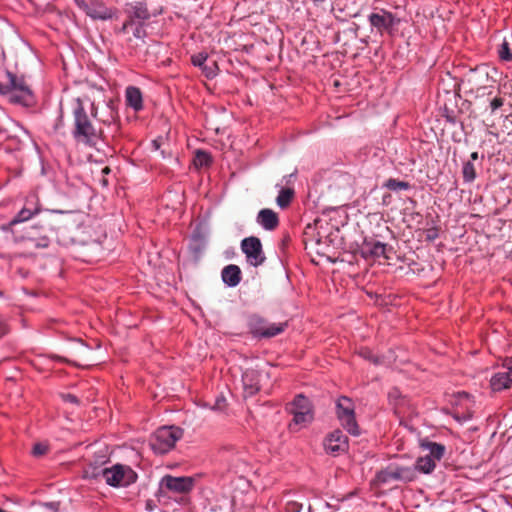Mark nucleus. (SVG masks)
<instances>
[{
  "label": "nucleus",
  "instance_id": "4468645a",
  "mask_svg": "<svg viewBox=\"0 0 512 512\" xmlns=\"http://www.w3.org/2000/svg\"><path fill=\"white\" fill-rule=\"evenodd\" d=\"M327 453L338 455L348 450V437L341 430H334L324 440Z\"/></svg>",
  "mask_w": 512,
  "mask_h": 512
},
{
  "label": "nucleus",
  "instance_id": "7c9ffc66",
  "mask_svg": "<svg viewBox=\"0 0 512 512\" xmlns=\"http://www.w3.org/2000/svg\"><path fill=\"white\" fill-rule=\"evenodd\" d=\"M499 56L504 61H512V53L507 41H504L499 49Z\"/></svg>",
  "mask_w": 512,
  "mask_h": 512
},
{
  "label": "nucleus",
  "instance_id": "ddd939ff",
  "mask_svg": "<svg viewBox=\"0 0 512 512\" xmlns=\"http://www.w3.org/2000/svg\"><path fill=\"white\" fill-rule=\"evenodd\" d=\"M512 385V358H507L503 365L496 372L491 380L490 386L493 391L499 392L510 388Z\"/></svg>",
  "mask_w": 512,
  "mask_h": 512
},
{
  "label": "nucleus",
  "instance_id": "f3484780",
  "mask_svg": "<svg viewBox=\"0 0 512 512\" xmlns=\"http://www.w3.org/2000/svg\"><path fill=\"white\" fill-rule=\"evenodd\" d=\"M261 372L257 369L248 368L242 374V383L245 396H254L261 389Z\"/></svg>",
  "mask_w": 512,
  "mask_h": 512
},
{
  "label": "nucleus",
  "instance_id": "c756f323",
  "mask_svg": "<svg viewBox=\"0 0 512 512\" xmlns=\"http://www.w3.org/2000/svg\"><path fill=\"white\" fill-rule=\"evenodd\" d=\"M49 450V445L45 442H39L34 444L32 454L36 457L45 455Z\"/></svg>",
  "mask_w": 512,
  "mask_h": 512
},
{
  "label": "nucleus",
  "instance_id": "c85d7f7f",
  "mask_svg": "<svg viewBox=\"0 0 512 512\" xmlns=\"http://www.w3.org/2000/svg\"><path fill=\"white\" fill-rule=\"evenodd\" d=\"M201 70L203 71V73L205 74V76L207 78H213L217 74L218 67H217L216 62L212 61L210 64L205 63L201 67Z\"/></svg>",
  "mask_w": 512,
  "mask_h": 512
},
{
  "label": "nucleus",
  "instance_id": "de8ad7c7",
  "mask_svg": "<svg viewBox=\"0 0 512 512\" xmlns=\"http://www.w3.org/2000/svg\"><path fill=\"white\" fill-rule=\"evenodd\" d=\"M363 356H364L365 358H369V356H370V352H369V351L364 352V353H363Z\"/></svg>",
  "mask_w": 512,
  "mask_h": 512
},
{
  "label": "nucleus",
  "instance_id": "5701e85b",
  "mask_svg": "<svg viewBox=\"0 0 512 512\" xmlns=\"http://www.w3.org/2000/svg\"><path fill=\"white\" fill-rule=\"evenodd\" d=\"M294 197V190L292 188H282L276 198L277 205L284 209L288 207Z\"/></svg>",
  "mask_w": 512,
  "mask_h": 512
},
{
  "label": "nucleus",
  "instance_id": "2f4dec72",
  "mask_svg": "<svg viewBox=\"0 0 512 512\" xmlns=\"http://www.w3.org/2000/svg\"><path fill=\"white\" fill-rule=\"evenodd\" d=\"M207 59L208 55L204 52H200L191 57L192 64L199 68H201L207 62Z\"/></svg>",
  "mask_w": 512,
  "mask_h": 512
},
{
  "label": "nucleus",
  "instance_id": "393cba45",
  "mask_svg": "<svg viewBox=\"0 0 512 512\" xmlns=\"http://www.w3.org/2000/svg\"><path fill=\"white\" fill-rule=\"evenodd\" d=\"M212 159L209 153L197 150L194 157V164L196 167H207L211 164Z\"/></svg>",
  "mask_w": 512,
  "mask_h": 512
},
{
  "label": "nucleus",
  "instance_id": "8fccbe9b",
  "mask_svg": "<svg viewBox=\"0 0 512 512\" xmlns=\"http://www.w3.org/2000/svg\"><path fill=\"white\" fill-rule=\"evenodd\" d=\"M153 144L156 146V148H158V142H157V140H154V141H153Z\"/></svg>",
  "mask_w": 512,
  "mask_h": 512
},
{
  "label": "nucleus",
  "instance_id": "dca6fc26",
  "mask_svg": "<svg viewBox=\"0 0 512 512\" xmlns=\"http://www.w3.org/2000/svg\"><path fill=\"white\" fill-rule=\"evenodd\" d=\"M40 204L35 196L26 199L24 207L11 219L8 226L13 227L16 224L30 220L34 215L40 212Z\"/></svg>",
  "mask_w": 512,
  "mask_h": 512
},
{
  "label": "nucleus",
  "instance_id": "f257e3e1",
  "mask_svg": "<svg viewBox=\"0 0 512 512\" xmlns=\"http://www.w3.org/2000/svg\"><path fill=\"white\" fill-rule=\"evenodd\" d=\"M74 129L73 137L79 143L93 146L102 136V129L95 125L93 119H98V110L94 103H91L90 116L83 106L81 99H76L73 109Z\"/></svg>",
  "mask_w": 512,
  "mask_h": 512
},
{
  "label": "nucleus",
  "instance_id": "39448f33",
  "mask_svg": "<svg viewBox=\"0 0 512 512\" xmlns=\"http://www.w3.org/2000/svg\"><path fill=\"white\" fill-rule=\"evenodd\" d=\"M337 417L341 425L353 436L360 434L354 412V405L348 397H341L336 403Z\"/></svg>",
  "mask_w": 512,
  "mask_h": 512
},
{
  "label": "nucleus",
  "instance_id": "0eeeda50",
  "mask_svg": "<svg viewBox=\"0 0 512 512\" xmlns=\"http://www.w3.org/2000/svg\"><path fill=\"white\" fill-rule=\"evenodd\" d=\"M377 480L382 483L389 481L410 482L416 478V471L413 466H405L392 463L377 473Z\"/></svg>",
  "mask_w": 512,
  "mask_h": 512
},
{
  "label": "nucleus",
  "instance_id": "1a4fd4ad",
  "mask_svg": "<svg viewBox=\"0 0 512 512\" xmlns=\"http://www.w3.org/2000/svg\"><path fill=\"white\" fill-rule=\"evenodd\" d=\"M368 20L372 29H375L381 36L384 34L392 35L395 27L399 24V19L384 9L371 13Z\"/></svg>",
  "mask_w": 512,
  "mask_h": 512
},
{
  "label": "nucleus",
  "instance_id": "09e8293b",
  "mask_svg": "<svg viewBox=\"0 0 512 512\" xmlns=\"http://www.w3.org/2000/svg\"><path fill=\"white\" fill-rule=\"evenodd\" d=\"M315 4L322 3L324 0H312Z\"/></svg>",
  "mask_w": 512,
  "mask_h": 512
},
{
  "label": "nucleus",
  "instance_id": "58836bf2",
  "mask_svg": "<svg viewBox=\"0 0 512 512\" xmlns=\"http://www.w3.org/2000/svg\"><path fill=\"white\" fill-rule=\"evenodd\" d=\"M504 104V99L501 97H495L490 101V109L491 112H495L497 109L501 108Z\"/></svg>",
  "mask_w": 512,
  "mask_h": 512
},
{
  "label": "nucleus",
  "instance_id": "20e7f679",
  "mask_svg": "<svg viewBox=\"0 0 512 512\" xmlns=\"http://www.w3.org/2000/svg\"><path fill=\"white\" fill-rule=\"evenodd\" d=\"M102 475L106 483L114 487L128 486L137 479V474L132 468L122 464H115L110 468H105Z\"/></svg>",
  "mask_w": 512,
  "mask_h": 512
},
{
  "label": "nucleus",
  "instance_id": "79ce46f5",
  "mask_svg": "<svg viewBox=\"0 0 512 512\" xmlns=\"http://www.w3.org/2000/svg\"><path fill=\"white\" fill-rule=\"evenodd\" d=\"M6 333H7L6 326L2 321H0V338L2 336H4Z\"/></svg>",
  "mask_w": 512,
  "mask_h": 512
},
{
  "label": "nucleus",
  "instance_id": "7ed1b4c3",
  "mask_svg": "<svg viewBox=\"0 0 512 512\" xmlns=\"http://www.w3.org/2000/svg\"><path fill=\"white\" fill-rule=\"evenodd\" d=\"M183 436V430L178 427H161L153 435L150 445L158 454L170 451L175 443Z\"/></svg>",
  "mask_w": 512,
  "mask_h": 512
},
{
  "label": "nucleus",
  "instance_id": "cd10ccee",
  "mask_svg": "<svg viewBox=\"0 0 512 512\" xmlns=\"http://www.w3.org/2000/svg\"><path fill=\"white\" fill-rule=\"evenodd\" d=\"M463 178L466 182H472L476 178L475 167L471 162H466L464 164Z\"/></svg>",
  "mask_w": 512,
  "mask_h": 512
},
{
  "label": "nucleus",
  "instance_id": "c03bdc74",
  "mask_svg": "<svg viewBox=\"0 0 512 512\" xmlns=\"http://www.w3.org/2000/svg\"><path fill=\"white\" fill-rule=\"evenodd\" d=\"M111 172V169L110 167L106 166L102 169V174H109Z\"/></svg>",
  "mask_w": 512,
  "mask_h": 512
},
{
  "label": "nucleus",
  "instance_id": "423d86ee",
  "mask_svg": "<svg viewBox=\"0 0 512 512\" xmlns=\"http://www.w3.org/2000/svg\"><path fill=\"white\" fill-rule=\"evenodd\" d=\"M77 6L94 20L117 18V9L107 7L101 0H74Z\"/></svg>",
  "mask_w": 512,
  "mask_h": 512
},
{
  "label": "nucleus",
  "instance_id": "49530a36",
  "mask_svg": "<svg viewBox=\"0 0 512 512\" xmlns=\"http://www.w3.org/2000/svg\"><path fill=\"white\" fill-rule=\"evenodd\" d=\"M224 402H225V399L218 400L217 401V407L221 408V403H224Z\"/></svg>",
  "mask_w": 512,
  "mask_h": 512
},
{
  "label": "nucleus",
  "instance_id": "aec40b11",
  "mask_svg": "<svg viewBox=\"0 0 512 512\" xmlns=\"http://www.w3.org/2000/svg\"><path fill=\"white\" fill-rule=\"evenodd\" d=\"M221 276L225 284L235 287L241 281V270L237 265L230 264L223 268Z\"/></svg>",
  "mask_w": 512,
  "mask_h": 512
},
{
  "label": "nucleus",
  "instance_id": "4c0bfd02",
  "mask_svg": "<svg viewBox=\"0 0 512 512\" xmlns=\"http://www.w3.org/2000/svg\"><path fill=\"white\" fill-rule=\"evenodd\" d=\"M439 236V230L436 227H432L425 231V239L427 241H434Z\"/></svg>",
  "mask_w": 512,
  "mask_h": 512
},
{
  "label": "nucleus",
  "instance_id": "473e14b6",
  "mask_svg": "<svg viewBox=\"0 0 512 512\" xmlns=\"http://www.w3.org/2000/svg\"><path fill=\"white\" fill-rule=\"evenodd\" d=\"M108 115L104 118H99L98 120L101 121L102 123L106 124V125H110L112 123H114L118 117L117 115V112L114 110V108L109 105L108 106Z\"/></svg>",
  "mask_w": 512,
  "mask_h": 512
},
{
  "label": "nucleus",
  "instance_id": "f8f14e48",
  "mask_svg": "<svg viewBox=\"0 0 512 512\" xmlns=\"http://www.w3.org/2000/svg\"><path fill=\"white\" fill-rule=\"evenodd\" d=\"M249 326L251 332L257 336L270 338L282 333L287 326L286 323H269L267 320L253 316Z\"/></svg>",
  "mask_w": 512,
  "mask_h": 512
},
{
  "label": "nucleus",
  "instance_id": "a18cd8bd",
  "mask_svg": "<svg viewBox=\"0 0 512 512\" xmlns=\"http://www.w3.org/2000/svg\"><path fill=\"white\" fill-rule=\"evenodd\" d=\"M470 157H471V159H472V160H477V159H478V157H479V156H478V152H473V153H471Z\"/></svg>",
  "mask_w": 512,
  "mask_h": 512
},
{
  "label": "nucleus",
  "instance_id": "3c124183",
  "mask_svg": "<svg viewBox=\"0 0 512 512\" xmlns=\"http://www.w3.org/2000/svg\"><path fill=\"white\" fill-rule=\"evenodd\" d=\"M102 183H103L104 185H107V180L104 178V179L102 180Z\"/></svg>",
  "mask_w": 512,
  "mask_h": 512
},
{
  "label": "nucleus",
  "instance_id": "b1692460",
  "mask_svg": "<svg viewBox=\"0 0 512 512\" xmlns=\"http://www.w3.org/2000/svg\"><path fill=\"white\" fill-rule=\"evenodd\" d=\"M294 415L293 421L295 424H306L312 420L310 407L303 405V410H292Z\"/></svg>",
  "mask_w": 512,
  "mask_h": 512
},
{
  "label": "nucleus",
  "instance_id": "a211bd4d",
  "mask_svg": "<svg viewBox=\"0 0 512 512\" xmlns=\"http://www.w3.org/2000/svg\"><path fill=\"white\" fill-rule=\"evenodd\" d=\"M257 223L265 230L273 231L279 225L278 214L269 208L261 209L257 215Z\"/></svg>",
  "mask_w": 512,
  "mask_h": 512
},
{
  "label": "nucleus",
  "instance_id": "2eb2a0df",
  "mask_svg": "<svg viewBox=\"0 0 512 512\" xmlns=\"http://www.w3.org/2000/svg\"><path fill=\"white\" fill-rule=\"evenodd\" d=\"M193 479L191 477H174L165 475L160 481V487L175 493H187L193 488Z\"/></svg>",
  "mask_w": 512,
  "mask_h": 512
},
{
  "label": "nucleus",
  "instance_id": "a878e982",
  "mask_svg": "<svg viewBox=\"0 0 512 512\" xmlns=\"http://www.w3.org/2000/svg\"><path fill=\"white\" fill-rule=\"evenodd\" d=\"M429 454L428 456H431L434 459V462L436 460H440L445 452V447L442 444L438 443H429Z\"/></svg>",
  "mask_w": 512,
  "mask_h": 512
},
{
  "label": "nucleus",
  "instance_id": "603ef678",
  "mask_svg": "<svg viewBox=\"0 0 512 512\" xmlns=\"http://www.w3.org/2000/svg\"><path fill=\"white\" fill-rule=\"evenodd\" d=\"M486 94H487V95H491V94H492V91L490 90V91H488Z\"/></svg>",
  "mask_w": 512,
  "mask_h": 512
},
{
  "label": "nucleus",
  "instance_id": "412c9836",
  "mask_svg": "<svg viewBox=\"0 0 512 512\" xmlns=\"http://www.w3.org/2000/svg\"><path fill=\"white\" fill-rule=\"evenodd\" d=\"M127 104L135 111H140L143 108L142 94L139 88L130 86L126 89Z\"/></svg>",
  "mask_w": 512,
  "mask_h": 512
},
{
  "label": "nucleus",
  "instance_id": "f704fd0d",
  "mask_svg": "<svg viewBox=\"0 0 512 512\" xmlns=\"http://www.w3.org/2000/svg\"><path fill=\"white\" fill-rule=\"evenodd\" d=\"M28 239L30 241H32L34 243V246L37 247V248H46L49 246V238L46 237V236H42L38 239H34L32 237H28Z\"/></svg>",
  "mask_w": 512,
  "mask_h": 512
},
{
  "label": "nucleus",
  "instance_id": "c9c22d12",
  "mask_svg": "<svg viewBox=\"0 0 512 512\" xmlns=\"http://www.w3.org/2000/svg\"><path fill=\"white\" fill-rule=\"evenodd\" d=\"M303 509V504L297 501H289L286 504L287 512H301Z\"/></svg>",
  "mask_w": 512,
  "mask_h": 512
},
{
  "label": "nucleus",
  "instance_id": "6e6552de",
  "mask_svg": "<svg viewBox=\"0 0 512 512\" xmlns=\"http://www.w3.org/2000/svg\"><path fill=\"white\" fill-rule=\"evenodd\" d=\"M495 80L490 76V68L486 65L477 66L471 69L467 75V83L470 86V91L475 93L476 96L491 87ZM485 92H482L484 95Z\"/></svg>",
  "mask_w": 512,
  "mask_h": 512
},
{
  "label": "nucleus",
  "instance_id": "ea45409f",
  "mask_svg": "<svg viewBox=\"0 0 512 512\" xmlns=\"http://www.w3.org/2000/svg\"><path fill=\"white\" fill-rule=\"evenodd\" d=\"M61 397H62L63 401H65V402H69V403L76 404V405L79 404V399L73 394H70V393L62 394Z\"/></svg>",
  "mask_w": 512,
  "mask_h": 512
},
{
  "label": "nucleus",
  "instance_id": "9b49d317",
  "mask_svg": "<svg viewBox=\"0 0 512 512\" xmlns=\"http://www.w3.org/2000/svg\"><path fill=\"white\" fill-rule=\"evenodd\" d=\"M241 250L246 255L247 262L254 267L262 265L266 260L262 243L258 237L244 238L241 242Z\"/></svg>",
  "mask_w": 512,
  "mask_h": 512
},
{
  "label": "nucleus",
  "instance_id": "6ab92c4d",
  "mask_svg": "<svg viewBox=\"0 0 512 512\" xmlns=\"http://www.w3.org/2000/svg\"><path fill=\"white\" fill-rule=\"evenodd\" d=\"M386 252L387 245L379 241L366 242L362 247V253L365 256L369 255L374 258L383 257L385 259H388L389 257L386 255Z\"/></svg>",
  "mask_w": 512,
  "mask_h": 512
},
{
  "label": "nucleus",
  "instance_id": "bb28decb",
  "mask_svg": "<svg viewBox=\"0 0 512 512\" xmlns=\"http://www.w3.org/2000/svg\"><path fill=\"white\" fill-rule=\"evenodd\" d=\"M385 187H387L390 190H394V191L406 190L409 188V183L390 178L386 181Z\"/></svg>",
  "mask_w": 512,
  "mask_h": 512
},
{
  "label": "nucleus",
  "instance_id": "4be33fe9",
  "mask_svg": "<svg viewBox=\"0 0 512 512\" xmlns=\"http://www.w3.org/2000/svg\"><path fill=\"white\" fill-rule=\"evenodd\" d=\"M413 468L415 469L416 472L419 471L425 474H429L435 469L434 459L428 455L420 457L417 460L415 467Z\"/></svg>",
  "mask_w": 512,
  "mask_h": 512
},
{
  "label": "nucleus",
  "instance_id": "e433bc0d",
  "mask_svg": "<svg viewBox=\"0 0 512 512\" xmlns=\"http://www.w3.org/2000/svg\"><path fill=\"white\" fill-rule=\"evenodd\" d=\"M357 30H358L357 27L349 28L347 30H344L342 33H339V35L337 36V40L340 42L341 41V36L350 37L352 39H356L357 38Z\"/></svg>",
  "mask_w": 512,
  "mask_h": 512
},
{
  "label": "nucleus",
  "instance_id": "37998d69",
  "mask_svg": "<svg viewBox=\"0 0 512 512\" xmlns=\"http://www.w3.org/2000/svg\"><path fill=\"white\" fill-rule=\"evenodd\" d=\"M58 359H59V360H61V361L68 362V363H70V364H74V365H76V366H82L81 364H78V363L73 362V361H71V360L65 359V358H63V357H58Z\"/></svg>",
  "mask_w": 512,
  "mask_h": 512
},
{
  "label": "nucleus",
  "instance_id": "9d476101",
  "mask_svg": "<svg viewBox=\"0 0 512 512\" xmlns=\"http://www.w3.org/2000/svg\"><path fill=\"white\" fill-rule=\"evenodd\" d=\"M8 84L10 86V100L14 103L29 105L32 101V92L23 77H18L7 72Z\"/></svg>",
  "mask_w": 512,
  "mask_h": 512
},
{
  "label": "nucleus",
  "instance_id": "a19ab883",
  "mask_svg": "<svg viewBox=\"0 0 512 512\" xmlns=\"http://www.w3.org/2000/svg\"><path fill=\"white\" fill-rule=\"evenodd\" d=\"M0 94H2V95L10 94V86L7 84H2L0 82Z\"/></svg>",
  "mask_w": 512,
  "mask_h": 512
},
{
  "label": "nucleus",
  "instance_id": "72a5a7b5",
  "mask_svg": "<svg viewBox=\"0 0 512 512\" xmlns=\"http://www.w3.org/2000/svg\"><path fill=\"white\" fill-rule=\"evenodd\" d=\"M303 405L309 407V402L304 396L298 395L293 401L294 408L292 410H303Z\"/></svg>",
  "mask_w": 512,
  "mask_h": 512
},
{
  "label": "nucleus",
  "instance_id": "f03ea898",
  "mask_svg": "<svg viewBox=\"0 0 512 512\" xmlns=\"http://www.w3.org/2000/svg\"><path fill=\"white\" fill-rule=\"evenodd\" d=\"M126 19L123 25L116 29V33L128 34L132 32L136 39L144 40L147 37L146 26L151 14L147 5L137 1L126 4L124 8Z\"/></svg>",
  "mask_w": 512,
  "mask_h": 512
}]
</instances>
